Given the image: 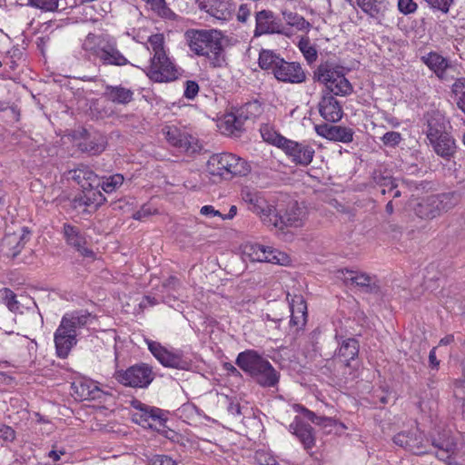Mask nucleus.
Here are the masks:
<instances>
[{
	"mask_svg": "<svg viewBox=\"0 0 465 465\" xmlns=\"http://www.w3.org/2000/svg\"><path fill=\"white\" fill-rule=\"evenodd\" d=\"M185 38L190 50L204 57L212 67L222 68L227 64L221 32L213 29H191L186 31Z\"/></svg>",
	"mask_w": 465,
	"mask_h": 465,
	"instance_id": "obj_1",
	"label": "nucleus"
},
{
	"mask_svg": "<svg viewBox=\"0 0 465 465\" xmlns=\"http://www.w3.org/2000/svg\"><path fill=\"white\" fill-rule=\"evenodd\" d=\"M84 57L89 61H99L103 65L124 66L130 61L117 47L116 39L107 34L89 33L81 45Z\"/></svg>",
	"mask_w": 465,
	"mask_h": 465,
	"instance_id": "obj_2",
	"label": "nucleus"
},
{
	"mask_svg": "<svg viewBox=\"0 0 465 465\" xmlns=\"http://www.w3.org/2000/svg\"><path fill=\"white\" fill-rule=\"evenodd\" d=\"M236 364L263 387H273L279 381L278 373L272 365L253 350L240 352Z\"/></svg>",
	"mask_w": 465,
	"mask_h": 465,
	"instance_id": "obj_3",
	"label": "nucleus"
},
{
	"mask_svg": "<svg viewBox=\"0 0 465 465\" xmlns=\"http://www.w3.org/2000/svg\"><path fill=\"white\" fill-rule=\"evenodd\" d=\"M456 204L454 194H431L422 197L412 195L409 200V207L421 220H433Z\"/></svg>",
	"mask_w": 465,
	"mask_h": 465,
	"instance_id": "obj_4",
	"label": "nucleus"
},
{
	"mask_svg": "<svg viewBox=\"0 0 465 465\" xmlns=\"http://www.w3.org/2000/svg\"><path fill=\"white\" fill-rule=\"evenodd\" d=\"M248 163L230 153H214L206 163L207 173L217 179H229L233 176H244L250 172Z\"/></svg>",
	"mask_w": 465,
	"mask_h": 465,
	"instance_id": "obj_5",
	"label": "nucleus"
},
{
	"mask_svg": "<svg viewBox=\"0 0 465 465\" xmlns=\"http://www.w3.org/2000/svg\"><path fill=\"white\" fill-rule=\"evenodd\" d=\"M242 256L244 261L252 262H270L279 265H287L291 259L285 253L272 247L257 242H246L242 246Z\"/></svg>",
	"mask_w": 465,
	"mask_h": 465,
	"instance_id": "obj_6",
	"label": "nucleus"
},
{
	"mask_svg": "<svg viewBox=\"0 0 465 465\" xmlns=\"http://www.w3.org/2000/svg\"><path fill=\"white\" fill-rule=\"evenodd\" d=\"M420 61L441 82L450 83L460 74V64L443 56L436 51H430L420 57Z\"/></svg>",
	"mask_w": 465,
	"mask_h": 465,
	"instance_id": "obj_7",
	"label": "nucleus"
},
{
	"mask_svg": "<svg viewBox=\"0 0 465 465\" xmlns=\"http://www.w3.org/2000/svg\"><path fill=\"white\" fill-rule=\"evenodd\" d=\"M306 208L298 202H290L284 210H277L273 214L271 230L284 232L288 228H298L304 224Z\"/></svg>",
	"mask_w": 465,
	"mask_h": 465,
	"instance_id": "obj_8",
	"label": "nucleus"
},
{
	"mask_svg": "<svg viewBox=\"0 0 465 465\" xmlns=\"http://www.w3.org/2000/svg\"><path fill=\"white\" fill-rule=\"evenodd\" d=\"M114 378L124 386L144 389L153 381L154 373L150 365L142 362L134 364L126 370L115 371Z\"/></svg>",
	"mask_w": 465,
	"mask_h": 465,
	"instance_id": "obj_9",
	"label": "nucleus"
},
{
	"mask_svg": "<svg viewBox=\"0 0 465 465\" xmlns=\"http://www.w3.org/2000/svg\"><path fill=\"white\" fill-rule=\"evenodd\" d=\"M241 195L248 210L258 215L262 223L271 228L273 214L277 211L275 206L270 203L261 192L255 190L243 189Z\"/></svg>",
	"mask_w": 465,
	"mask_h": 465,
	"instance_id": "obj_10",
	"label": "nucleus"
},
{
	"mask_svg": "<svg viewBox=\"0 0 465 465\" xmlns=\"http://www.w3.org/2000/svg\"><path fill=\"white\" fill-rule=\"evenodd\" d=\"M1 302L5 304L9 311L12 312L24 313V309L30 314L33 323L38 326L43 322V317L38 312L35 302L26 296H17L13 291L7 288H4L0 291Z\"/></svg>",
	"mask_w": 465,
	"mask_h": 465,
	"instance_id": "obj_11",
	"label": "nucleus"
},
{
	"mask_svg": "<svg viewBox=\"0 0 465 465\" xmlns=\"http://www.w3.org/2000/svg\"><path fill=\"white\" fill-rule=\"evenodd\" d=\"M148 350L153 357L164 367L178 370H189L191 361L177 350H169L163 346L160 342L146 340Z\"/></svg>",
	"mask_w": 465,
	"mask_h": 465,
	"instance_id": "obj_12",
	"label": "nucleus"
},
{
	"mask_svg": "<svg viewBox=\"0 0 465 465\" xmlns=\"http://www.w3.org/2000/svg\"><path fill=\"white\" fill-rule=\"evenodd\" d=\"M144 72L151 80L158 83L170 82L177 78V70L167 55L160 59L152 57Z\"/></svg>",
	"mask_w": 465,
	"mask_h": 465,
	"instance_id": "obj_13",
	"label": "nucleus"
},
{
	"mask_svg": "<svg viewBox=\"0 0 465 465\" xmlns=\"http://www.w3.org/2000/svg\"><path fill=\"white\" fill-rule=\"evenodd\" d=\"M393 441L407 450L416 455L427 453V442L424 435L417 428H412L408 431H401L394 436Z\"/></svg>",
	"mask_w": 465,
	"mask_h": 465,
	"instance_id": "obj_14",
	"label": "nucleus"
},
{
	"mask_svg": "<svg viewBox=\"0 0 465 465\" xmlns=\"http://www.w3.org/2000/svg\"><path fill=\"white\" fill-rule=\"evenodd\" d=\"M282 150L291 158L292 163L302 166L309 165L312 162L315 153L311 145L289 139L286 140Z\"/></svg>",
	"mask_w": 465,
	"mask_h": 465,
	"instance_id": "obj_15",
	"label": "nucleus"
},
{
	"mask_svg": "<svg viewBox=\"0 0 465 465\" xmlns=\"http://www.w3.org/2000/svg\"><path fill=\"white\" fill-rule=\"evenodd\" d=\"M96 321V316L85 310H79L65 313L60 322V325L76 337L80 331L88 327Z\"/></svg>",
	"mask_w": 465,
	"mask_h": 465,
	"instance_id": "obj_16",
	"label": "nucleus"
},
{
	"mask_svg": "<svg viewBox=\"0 0 465 465\" xmlns=\"http://www.w3.org/2000/svg\"><path fill=\"white\" fill-rule=\"evenodd\" d=\"M274 77L282 83L299 84L306 81L307 75L304 69L297 62H281L275 72Z\"/></svg>",
	"mask_w": 465,
	"mask_h": 465,
	"instance_id": "obj_17",
	"label": "nucleus"
},
{
	"mask_svg": "<svg viewBox=\"0 0 465 465\" xmlns=\"http://www.w3.org/2000/svg\"><path fill=\"white\" fill-rule=\"evenodd\" d=\"M30 231L23 227L19 232L8 233L2 241V251L7 256L15 257L29 240Z\"/></svg>",
	"mask_w": 465,
	"mask_h": 465,
	"instance_id": "obj_18",
	"label": "nucleus"
},
{
	"mask_svg": "<svg viewBox=\"0 0 465 465\" xmlns=\"http://www.w3.org/2000/svg\"><path fill=\"white\" fill-rule=\"evenodd\" d=\"M54 341L56 355L61 359H65L77 344V337L59 324L54 333Z\"/></svg>",
	"mask_w": 465,
	"mask_h": 465,
	"instance_id": "obj_19",
	"label": "nucleus"
},
{
	"mask_svg": "<svg viewBox=\"0 0 465 465\" xmlns=\"http://www.w3.org/2000/svg\"><path fill=\"white\" fill-rule=\"evenodd\" d=\"M64 235L66 242L75 248V250L84 257H92L94 252L87 247V242L84 235L78 227L64 224Z\"/></svg>",
	"mask_w": 465,
	"mask_h": 465,
	"instance_id": "obj_20",
	"label": "nucleus"
},
{
	"mask_svg": "<svg viewBox=\"0 0 465 465\" xmlns=\"http://www.w3.org/2000/svg\"><path fill=\"white\" fill-rule=\"evenodd\" d=\"M319 113L328 122H339L343 115L340 103L330 94H324L319 103Z\"/></svg>",
	"mask_w": 465,
	"mask_h": 465,
	"instance_id": "obj_21",
	"label": "nucleus"
},
{
	"mask_svg": "<svg viewBox=\"0 0 465 465\" xmlns=\"http://www.w3.org/2000/svg\"><path fill=\"white\" fill-rule=\"evenodd\" d=\"M132 405L137 411L132 415L133 421L144 428L153 427V422L160 419L159 409L149 408L138 401H133Z\"/></svg>",
	"mask_w": 465,
	"mask_h": 465,
	"instance_id": "obj_22",
	"label": "nucleus"
},
{
	"mask_svg": "<svg viewBox=\"0 0 465 465\" xmlns=\"http://www.w3.org/2000/svg\"><path fill=\"white\" fill-rule=\"evenodd\" d=\"M291 294H287L290 304L291 320L290 323L298 328L302 327L307 319V305L302 295H293L290 299Z\"/></svg>",
	"mask_w": 465,
	"mask_h": 465,
	"instance_id": "obj_23",
	"label": "nucleus"
},
{
	"mask_svg": "<svg viewBox=\"0 0 465 465\" xmlns=\"http://www.w3.org/2000/svg\"><path fill=\"white\" fill-rule=\"evenodd\" d=\"M341 274V278L346 284H355L366 292H377L379 290V286L376 284L375 281L364 272L346 270L342 271Z\"/></svg>",
	"mask_w": 465,
	"mask_h": 465,
	"instance_id": "obj_24",
	"label": "nucleus"
},
{
	"mask_svg": "<svg viewBox=\"0 0 465 465\" xmlns=\"http://www.w3.org/2000/svg\"><path fill=\"white\" fill-rule=\"evenodd\" d=\"M448 122L444 115L438 111L431 112L428 114L427 118V130L426 134L429 141H437L441 136L448 134L447 128Z\"/></svg>",
	"mask_w": 465,
	"mask_h": 465,
	"instance_id": "obj_25",
	"label": "nucleus"
},
{
	"mask_svg": "<svg viewBox=\"0 0 465 465\" xmlns=\"http://www.w3.org/2000/svg\"><path fill=\"white\" fill-rule=\"evenodd\" d=\"M67 175L68 179L74 181L82 187V190L89 186H100L98 175L86 165H80L74 170H70Z\"/></svg>",
	"mask_w": 465,
	"mask_h": 465,
	"instance_id": "obj_26",
	"label": "nucleus"
},
{
	"mask_svg": "<svg viewBox=\"0 0 465 465\" xmlns=\"http://www.w3.org/2000/svg\"><path fill=\"white\" fill-rule=\"evenodd\" d=\"M99 186H89L83 189L82 192L76 195L73 201L74 206L77 207H97L101 205L105 198L103 193L98 190Z\"/></svg>",
	"mask_w": 465,
	"mask_h": 465,
	"instance_id": "obj_27",
	"label": "nucleus"
},
{
	"mask_svg": "<svg viewBox=\"0 0 465 465\" xmlns=\"http://www.w3.org/2000/svg\"><path fill=\"white\" fill-rule=\"evenodd\" d=\"M255 35L273 34L280 32V24L276 21L274 14L270 10H262L255 15Z\"/></svg>",
	"mask_w": 465,
	"mask_h": 465,
	"instance_id": "obj_28",
	"label": "nucleus"
},
{
	"mask_svg": "<svg viewBox=\"0 0 465 465\" xmlns=\"http://www.w3.org/2000/svg\"><path fill=\"white\" fill-rule=\"evenodd\" d=\"M290 430L301 440L306 450L314 446L315 437L312 426L303 422L300 418L295 417L290 424Z\"/></svg>",
	"mask_w": 465,
	"mask_h": 465,
	"instance_id": "obj_29",
	"label": "nucleus"
},
{
	"mask_svg": "<svg viewBox=\"0 0 465 465\" xmlns=\"http://www.w3.org/2000/svg\"><path fill=\"white\" fill-rule=\"evenodd\" d=\"M163 132L165 138L172 145L185 152L190 149L192 137L181 132L177 127L166 126L163 129Z\"/></svg>",
	"mask_w": 465,
	"mask_h": 465,
	"instance_id": "obj_30",
	"label": "nucleus"
},
{
	"mask_svg": "<svg viewBox=\"0 0 465 465\" xmlns=\"http://www.w3.org/2000/svg\"><path fill=\"white\" fill-rule=\"evenodd\" d=\"M431 444L436 449L435 454L437 458L450 464L451 457L457 449L454 440L447 437L437 440H434Z\"/></svg>",
	"mask_w": 465,
	"mask_h": 465,
	"instance_id": "obj_31",
	"label": "nucleus"
},
{
	"mask_svg": "<svg viewBox=\"0 0 465 465\" xmlns=\"http://www.w3.org/2000/svg\"><path fill=\"white\" fill-rule=\"evenodd\" d=\"M357 5L364 13L375 19L383 17L389 6L386 0H357Z\"/></svg>",
	"mask_w": 465,
	"mask_h": 465,
	"instance_id": "obj_32",
	"label": "nucleus"
},
{
	"mask_svg": "<svg viewBox=\"0 0 465 465\" xmlns=\"http://www.w3.org/2000/svg\"><path fill=\"white\" fill-rule=\"evenodd\" d=\"M359 353V343L355 339L350 338L342 341L335 357L345 365H349L350 361L354 360Z\"/></svg>",
	"mask_w": 465,
	"mask_h": 465,
	"instance_id": "obj_33",
	"label": "nucleus"
},
{
	"mask_svg": "<svg viewBox=\"0 0 465 465\" xmlns=\"http://www.w3.org/2000/svg\"><path fill=\"white\" fill-rule=\"evenodd\" d=\"M209 4L208 13L219 20H228L232 14V6L230 0H207Z\"/></svg>",
	"mask_w": 465,
	"mask_h": 465,
	"instance_id": "obj_34",
	"label": "nucleus"
},
{
	"mask_svg": "<svg viewBox=\"0 0 465 465\" xmlns=\"http://www.w3.org/2000/svg\"><path fill=\"white\" fill-rule=\"evenodd\" d=\"M342 68L331 64L325 63L322 64L318 66L315 76L317 80L325 84L326 88L333 84L334 79H336V75H338L341 72Z\"/></svg>",
	"mask_w": 465,
	"mask_h": 465,
	"instance_id": "obj_35",
	"label": "nucleus"
},
{
	"mask_svg": "<svg viewBox=\"0 0 465 465\" xmlns=\"http://www.w3.org/2000/svg\"><path fill=\"white\" fill-rule=\"evenodd\" d=\"M105 94L110 101L119 104H127L134 98V92L131 89L121 85L107 86Z\"/></svg>",
	"mask_w": 465,
	"mask_h": 465,
	"instance_id": "obj_36",
	"label": "nucleus"
},
{
	"mask_svg": "<svg viewBox=\"0 0 465 465\" xmlns=\"http://www.w3.org/2000/svg\"><path fill=\"white\" fill-rule=\"evenodd\" d=\"M106 141L104 136L99 134H95L93 136L85 138L79 143V148L83 152L89 153L91 154L101 153L105 149Z\"/></svg>",
	"mask_w": 465,
	"mask_h": 465,
	"instance_id": "obj_37",
	"label": "nucleus"
},
{
	"mask_svg": "<svg viewBox=\"0 0 465 465\" xmlns=\"http://www.w3.org/2000/svg\"><path fill=\"white\" fill-rule=\"evenodd\" d=\"M438 155L450 158L455 153V141L448 134L437 141H430Z\"/></svg>",
	"mask_w": 465,
	"mask_h": 465,
	"instance_id": "obj_38",
	"label": "nucleus"
},
{
	"mask_svg": "<svg viewBox=\"0 0 465 465\" xmlns=\"http://www.w3.org/2000/svg\"><path fill=\"white\" fill-rule=\"evenodd\" d=\"M282 59L271 50H262L259 54V65L262 70H271L274 75Z\"/></svg>",
	"mask_w": 465,
	"mask_h": 465,
	"instance_id": "obj_39",
	"label": "nucleus"
},
{
	"mask_svg": "<svg viewBox=\"0 0 465 465\" xmlns=\"http://www.w3.org/2000/svg\"><path fill=\"white\" fill-rule=\"evenodd\" d=\"M334 83L330 84L327 89L334 94L335 95L345 96L352 92V86L351 83L345 78L342 71L336 75V79L333 81Z\"/></svg>",
	"mask_w": 465,
	"mask_h": 465,
	"instance_id": "obj_40",
	"label": "nucleus"
},
{
	"mask_svg": "<svg viewBox=\"0 0 465 465\" xmlns=\"http://www.w3.org/2000/svg\"><path fill=\"white\" fill-rule=\"evenodd\" d=\"M294 410L297 412H302L308 420H310L314 424L322 426L323 428L333 427L336 424L335 420L328 417H319L314 412L311 411L310 410L301 405H295Z\"/></svg>",
	"mask_w": 465,
	"mask_h": 465,
	"instance_id": "obj_41",
	"label": "nucleus"
},
{
	"mask_svg": "<svg viewBox=\"0 0 465 465\" xmlns=\"http://www.w3.org/2000/svg\"><path fill=\"white\" fill-rule=\"evenodd\" d=\"M262 139L272 143L279 148H282L284 143H286L287 138L283 137L280 134H278L275 130H273L268 124H264L260 129Z\"/></svg>",
	"mask_w": 465,
	"mask_h": 465,
	"instance_id": "obj_42",
	"label": "nucleus"
},
{
	"mask_svg": "<svg viewBox=\"0 0 465 465\" xmlns=\"http://www.w3.org/2000/svg\"><path fill=\"white\" fill-rule=\"evenodd\" d=\"M373 181L377 185L381 187L382 194L392 192L393 189L399 187V183L394 178L389 175H384L381 172H375L373 173Z\"/></svg>",
	"mask_w": 465,
	"mask_h": 465,
	"instance_id": "obj_43",
	"label": "nucleus"
},
{
	"mask_svg": "<svg viewBox=\"0 0 465 465\" xmlns=\"http://www.w3.org/2000/svg\"><path fill=\"white\" fill-rule=\"evenodd\" d=\"M451 92L458 107L465 114V77H460L454 81Z\"/></svg>",
	"mask_w": 465,
	"mask_h": 465,
	"instance_id": "obj_44",
	"label": "nucleus"
},
{
	"mask_svg": "<svg viewBox=\"0 0 465 465\" xmlns=\"http://www.w3.org/2000/svg\"><path fill=\"white\" fill-rule=\"evenodd\" d=\"M147 50L152 51L153 57L156 59L167 55L163 49V35L161 34L151 35L148 39Z\"/></svg>",
	"mask_w": 465,
	"mask_h": 465,
	"instance_id": "obj_45",
	"label": "nucleus"
},
{
	"mask_svg": "<svg viewBox=\"0 0 465 465\" xmlns=\"http://www.w3.org/2000/svg\"><path fill=\"white\" fill-rule=\"evenodd\" d=\"M353 134L354 132L349 127L334 125L331 136V141L348 143L353 140Z\"/></svg>",
	"mask_w": 465,
	"mask_h": 465,
	"instance_id": "obj_46",
	"label": "nucleus"
},
{
	"mask_svg": "<svg viewBox=\"0 0 465 465\" xmlns=\"http://www.w3.org/2000/svg\"><path fill=\"white\" fill-rule=\"evenodd\" d=\"M124 176L120 173L104 177L103 181H100V186L106 193H112L115 192L123 183Z\"/></svg>",
	"mask_w": 465,
	"mask_h": 465,
	"instance_id": "obj_47",
	"label": "nucleus"
},
{
	"mask_svg": "<svg viewBox=\"0 0 465 465\" xmlns=\"http://www.w3.org/2000/svg\"><path fill=\"white\" fill-rule=\"evenodd\" d=\"M299 49L303 54L304 58L309 64L316 61L318 53L315 46L310 42L308 38H302L299 42Z\"/></svg>",
	"mask_w": 465,
	"mask_h": 465,
	"instance_id": "obj_48",
	"label": "nucleus"
},
{
	"mask_svg": "<svg viewBox=\"0 0 465 465\" xmlns=\"http://www.w3.org/2000/svg\"><path fill=\"white\" fill-rule=\"evenodd\" d=\"M239 111L242 113V115L243 114L244 119H254L258 115L262 114V106L261 104L257 101L246 103L244 105H242L241 108H239Z\"/></svg>",
	"mask_w": 465,
	"mask_h": 465,
	"instance_id": "obj_49",
	"label": "nucleus"
},
{
	"mask_svg": "<svg viewBox=\"0 0 465 465\" xmlns=\"http://www.w3.org/2000/svg\"><path fill=\"white\" fill-rule=\"evenodd\" d=\"M59 0H28V5L44 12H54L58 9Z\"/></svg>",
	"mask_w": 465,
	"mask_h": 465,
	"instance_id": "obj_50",
	"label": "nucleus"
},
{
	"mask_svg": "<svg viewBox=\"0 0 465 465\" xmlns=\"http://www.w3.org/2000/svg\"><path fill=\"white\" fill-rule=\"evenodd\" d=\"M381 139L384 145L389 147H395L401 142L402 137L400 133L391 131L384 134Z\"/></svg>",
	"mask_w": 465,
	"mask_h": 465,
	"instance_id": "obj_51",
	"label": "nucleus"
},
{
	"mask_svg": "<svg viewBox=\"0 0 465 465\" xmlns=\"http://www.w3.org/2000/svg\"><path fill=\"white\" fill-rule=\"evenodd\" d=\"M428 5L433 8L441 11L442 13H448L450 6L454 0H425Z\"/></svg>",
	"mask_w": 465,
	"mask_h": 465,
	"instance_id": "obj_52",
	"label": "nucleus"
},
{
	"mask_svg": "<svg viewBox=\"0 0 465 465\" xmlns=\"http://www.w3.org/2000/svg\"><path fill=\"white\" fill-rule=\"evenodd\" d=\"M398 8L401 13L409 15L416 11L417 4L413 0H399Z\"/></svg>",
	"mask_w": 465,
	"mask_h": 465,
	"instance_id": "obj_53",
	"label": "nucleus"
},
{
	"mask_svg": "<svg viewBox=\"0 0 465 465\" xmlns=\"http://www.w3.org/2000/svg\"><path fill=\"white\" fill-rule=\"evenodd\" d=\"M155 209L150 204H144L140 210L133 214V218L138 221H142L146 217H149L155 213Z\"/></svg>",
	"mask_w": 465,
	"mask_h": 465,
	"instance_id": "obj_54",
	"label": "nucleus"
},
{
	"mask_svg": "<svg viewBox=\"0 0 465 465\" xmlns=\"http://www.w3.org/2000/svg\"><path fill=\"white\" fill-rule=\"evenodd\" d=\"M199 92V85L195 81L188 80L185 82L184 97L193 99Z\"/></svg>",
	"mask_w": 465,
	"mask_h": 465,
	"instance_id": "obj_55",
	"label": "nucleus"
},
{
	"mask_svg": "<svg viewBox=\"0 0 465 465\" xmlns=\"http://www.w3.org/2000/svg\"><path fill=\"white\" fill-rule=\"evenodd\" d=\"M286 20L289 25H295L300 29L303 28L305 25H309V23L302 16L292 13H289L287 15Z\"/></svg>",
	"mask_w": 465,
	"mask_h": 465,
	"instance_id": "obj_56",
	"label": "nucleus"
},
{
	"mask_svg": "<svg viewBox=\"0 0 465 465\" xmlns=\"http://www.w3.org/2000/svg\"><path fill=\"white\" fill-rule=\"evenodd\" d=\"M251 5L242 4L239 6L236 16L237 20L241 23H245L251 15Z\"/></svg>",
	"mask_w": 465,
	"mask_h": 465,
	"instance_id": "obj_57",
	"label": "nucleus"
},
{
	"mask_svg": "<svg viewBox=\"0 0 465 465\" xmlns=\"http://www.w3.org/2000/svg\"><path fill=\"white\" fill-rule=\"evenodd\" d=\"M334 125H330L327 124H322L315 125V131L318 135L326 138L328 140H331L332 129Z\"/></svg>",
	"mask_w": 465,
	"mask_h": 465,
	"instance_id": "obj_58",
	"label": "nucleus"
},
{
	"mask_svg": "<svg viewBox=\"0 0 465 465\" xmlns=\"http://www.w3.org/2000/svg\"><path fill=\"white\" fill-rule=\"evenodd\" d=\"M0 438L13 441L15 439V431L10 426L0 423Z\"/></svg>",
	"mask_w": 465,
	"mask_h": 465,
	"instance_id": "obj_59",
	"label": "nucleus"
},
{
	"mask_svg": "<svg viewBox=\"0 0 465 465\" xmlns=\"http://www.w3.org/2000/svg\"><path fill=\"white\" fill-rule=\"evenodd\" d=\"M151 465H176V463L169 456L155 455L151 460Z\"/></svg>",
	"mask_w": 465,
	"mask_h": 465,
	"instance_id": "obj_60",
	"label": "nucleus"
},
{
	"mask_svg": "<svg viewBox=\"0 0 465 465\" xmlns=\"http://www.w3.org/2000/svg\"><path fill=\"white\" fill-rule=\"evenodd\" d=\"M151 8L159 15H164L166 11V4L164 0H146Z\"/></svg>",
	"mask_w": 465,
	"mask_h": 465,
	"instance_id": "obj_61",
	"label": "nucleus"
},
{
	"mask_svg": "<svg viewBox=\"0 0 465 465\" xmlns=\"http://www.w3.org/2000/svg\"><path fill=\"white\" fill-rule=\"evenodd\" d=\"M200 213L208 218L216 217V216L222 218V213L218 210H215L213 205L203 206L200 210Z\"/></svg>",
	"mask_w": 465,
	"mask_h": 465,
	"instance_id": "obj_62",
	"label": "nucleus"
},
{
	"mask_svg": "<svg viewBox=\"0 0 465 465\" xmlns=\"http://www.w3.org/2000/svg\"><path fill=\"white\" fill-rule=\"evenodd\" d=\"M223 123L226 125V130L228 132H230L231 134H233L234 133V124H235L234 113L225 114Z\"/></svg>",
	"mask_w": 465,
	"mask_h": 465,
	"instance_id": "obj_63",
	"label": "nucleus"
},
{
	"mask_svg": "<svg viewBox=\"0 0 465 465\" xmlns=\"http://www.w3.org/2000/svg\"><path fill=\"white\" fill-rule=\"evenodd\" d=\"M235 116V124H234V132L240 131L246 119H244L243 114L242 115V113L239 111V109L234 113Z\"/></svg>",
	"mask_w": 465,
	"mask_h": 465,
	"instance_id": "obj_64",
	"label": "nucleus"
}]
</instances>
